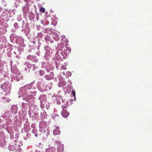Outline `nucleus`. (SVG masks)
<instances>
[{
	"label": "nucleus",
	"instance_id": "nucleus-1",
	"mask_svg": "<svg viewBox=\"0 0 152 152\" xmlns=\"http://www.w3.org/2000/svg\"><path fill=\"white\" fill-rule=\"evenodd\" d=\"M36 88L33 87L31 84L24 86L20 88L18 92V94L20 95V96L22 97V99L25 101L26 102H23L22 104V107L23 108L24 111L26 110L28 108V105H33L34 106L35 101L33 98L32 94L35 96L37 93L35 91Z\"/></svg>",
	"mask_w": 152,
	"mask_h": 152
},
{
	"label": "nucleus",
	"instance_id": "nucleus-2",
	"mask_svg": "<svg viewBox=\"0 0 152 152\" xmlns=\"http://www.w3.org/2000/svg\"><path fill=\"white\" fill-rule=\"evenodd\" d=\"M11 39L12 40V42H15L18 44L19 47H25L26 45L24 44V39L21 36H18L13 34H11L10 36Z\"/></svg>",
	"mask_w": 152,
	"mask_h": 152
},
{
	"label": "nucleus",
	"instance_id": "nucleus-3",
	"mask_svg": "<svg viewBox=\"0 0 152 152\" xmlns=\"http://www.w3.org/2000/svg\"><path fill=\"white\" fill-rule=\"evenodd\" d=\"M38 109L37 108H34L33 110L30 109L28 111V114L30 117L32 118L33 120H39V117L38 115Z\"/></svg>",
	"mask_w": 152,
	"mask_h": 152
},
{
	"label": "nucleus",
	"instance_id": "nucleus-4",
	"mask_svg": "<svg viewBox=\"0 0 152 152\" xmlns=\"http://www.w3.org/2000/svg\"><path fill=\"white\" fill-rule=\"evenodd\" d=\"M13 144V143L9 144L8 148L10 151H13L14 150L15 152H21L22 151V149L20 148V146L22 145L21 144H20L21 145H20L17 142L14 144L15 145Z\"/></svg>",
	"mask_w": 152,
	"mask_h": 152
},
{
	"label": "nucleus",
	"instance_id": "nucleus-5",
	"mask_svg": "<svg viewBox=\"0 0 152 152\" xmlns=\"http://www.w3.org/2000/svg\"><path fill=\"white\" fill-rule=\"evenodd\" d=\"M31 44L29 45V47H31V49L34 48L35 49L37 48L38 50L39 48L40 44L39 43V41H37L34 39H31L30 41Z\"/></svg>",
	"mask_w": 152,
	"mask_h": 152
},
{
	"label": "nucleus",
	"instance_id": "nucleus-6",
	"mask_svg": "<svg viewBox=\"0 0 152 152\" xmlns=\"http://www.w3.org/2000/svg\"><path fill=\"white\" fill-rule=\"evenodd\" d=\"M47 97L45 94H41L39 97V100L40 101V107L41 108L45 107V104L47 101Z\"/></svg>",
	"mask_w": 152,
	"mask_h": 152
},
{
	"label": "nucleus",
	"instance_id": "nucleus-7",
	"mask_svg": "<svg viewBox=\"0 0 152 152\" xmlns=\"http://www.w3.org/2000/svg\"><path fill=\"white\" fill-rule=\"evenodd\" d=\"M11 85L10 83L7 82L2 84L1 86V88L2 89H5L7 92L9 93L11 89Z\"/></svg>",
	"mask_w": 152,
	"mask_h": 152
},
{
	"label": "nucleus",
	"instance_id": "nucleus-8",
	"mask_svg": "<svg viewBox=\"0 0 152 152\" xmlns=\"http://www.w3.org/2000/svg\"><path fill=\"white\" fill-rule=\"evenodd\" d=\"M36 86L38 90L42 93H44L45 91V85L44 83L40 81H38L36 84Z\"/></svg>",
	"mask_w": 152,
	"mask_h": 152
},
{
	"label": "nucleus",
	"instance_id": "nucleus-9",
	"mask_svg": "<svg viewBox=\"0 0 152 152\" xmlns=\"http://www.w3.org/2000/svg\"><path fill=\"white\" fill-rule=\"evenodd\" d=\"M56 55L55 59L57 61H62L63 59H65L63 58L61 52V50L58 49V47H57L56 49Z\"/></svg>",
	"mask_w": 152,
	"mask_h": 152
},
{
	"label": "nucleus",
	"instance_id": "nucleus-10",
	"mask_svg": "<svg viewBox=\"0 0 152 152\" xmlns=\"http://www.w3.org/2000/svg\"><path fill=\"white\" fill-rule=\"evenodd\" d=\"M4 136L2 134V137H0V148H6V141L4 138Z\"/></svg>",
	"mask_w": 152,
	"mask_h": 152
},
{
	"label": "nucleus",
	"instance_id": "nucleus-11",
	"mask_svg": "<svg viewBox=\"0 0 152 152\" xmlns=\"http://www.w3.org/2000/svg\"><path fill=\"white\" fill-rule=\"evenodd\" d=\"M23 11L24 17L26 18L29 11V8L27 4L23 7Z\"/></svg>",
	"mask_w": 152,
	"mask_h": 152
},
{
	"label": "nucleus",
	"instance_id": "nucleus-12",
	"mask_svg": "<svg viewBox=\"0 0 152 152\" xmlns=\"http://www.w3.org/2000/svg\"><path fill=\"white\" fill-rule=\"evenodd\" d=\"M12 72L15 75V80L17 81H19L20 80V78L21 77V76H20V72L18 70V69L15 70H12Z\"/></svg>",
	"mask_w": 152,
	"mask_h": 152
},
{
	"label": "nucleus",
	"instance_id": "nucleus-13",
	"mask_svg": "<svg viewBox=\"0 0 152 152\" xmlns=\"http://www.w3.org/2000/svg\"><path fill=\"white\" fill-rule=\"evenodd\" d=\"M28 60L32 61L35 63H37L38 61V59L37 58V57L35 56L29 55L27 57Z\"/></svg>",
	"mask_w": 152,
	"mask_h": 152
},
{
	"label": "nucleus",
	"instance_id": "nucleus-14",
	"mask_svg": "<svg viewBox=\"0 0 152 152\" xmlns=\"http://www.w3.org/2000/svg\"><path fill=\"white\" fill-rule=\"evenodd\" d=\"M7 16H2L0 17V25L1 26L4 25L5 23L7 22V20L8 18H7Z\"/></svg>",
	"mask_w": 152,
	"mask_h": 152
},
{
	"label": "nucleus",
	"instance_id": "nucleus-15",
	"mask_svg": "<svg viewBox=\"0 0 152 152\" xmlns=\"http://www.w3.org/2000/svg\"><path fill=\"white\" fill-rule=\"evenodd\" d=\"M19 134H10V138L11 140L16 142L17 140L19 137Z\"/></svg>",
	"mask_w": 152,
	"mask_h": 152
},
{
	"label": "nucleus",
	"instance_id": "nucleus-16",
	"mask_svg": "<svg viewBox=\"0 0 152 152\" xmlns=\"http://www.w3.org/2000/svg\"><path fill=\"white\" fill-rule=\"evenodd\" d=\"M45 49L46 50V55L48 56L49 57H51L52 53V50L50 49V47L48 46L45 47Z\"/></svg>",
	"mask_w": 152,
	"mask_h": 152
},
{
	"label": "nucleus",
	"instance_id": "nucleus-17",
	"mask_svg": "<svg viewBox=\"0 0 152 152\" xmlns=\"http://www.w3.org/2000/svg\"><path fill=\"white\" fill-rule=\"evenodd\" d=\"M44 67L45 70L47 72H50L53 69V67L50 64H47L45 65Z\"/></svg>",
	"mask_w": 152,
	"mask_h": 152
},
{
	"label": "nucleus",
	"instance_id": "nucleus-18",
	"mask_svg": "<svg viewBox=\"0 0 152 152\" xmlns=\"http://www.w3.org/2000/svg\"><path fill=\"white\" fill-rule=\"evenodd\" d=\"M18 110V107L16 105H13L10 108V113L12 114L17 113Z\"/></svg>",
	"mask_w": 152,
	"mask_h": 152
},
{
	"label": "nucleus",
	"instance_id": "nucleus-19",
	"mask_svg": "<svg viewBox=\"0 0 152 152\" xmlns=\"http://www.w3.org/2000/svg\"><path fill=\"white\" fill-rule=\"evenodd\" d=\"M12 47V45L10 44H5L3 45V48H7V51L12 50H13Z\"/></svg>",
	"mask_w": 152,
	"mask_h": 152
},
{
	"label": "nucleus",
	"instance_id": "nucleus-20",
	"mask_svg": "<svg viewBox=\"0 0 152 152\" xmlns=\"http://www.w3.org/2000/svg\"><path fill=\"white\" fill-rule=\"evenodd\" d=\"M61 114L63 117L66 118L69 115V112L67 111L65 109L62 110L61 112Z\"/></svg>",
	"mask_w": 152,
	"mask_h": 152
},
{
	"label": "nucleus",
	"instance_id": "nucleus-21",
	"mask_svg": "<svg viewBox=\"0 0 152 152\" xmlns=\"http://www.w3.org/2000/svg\"><path fill=\"white\" fill-rule=\"evenodd\" d=\"M58 151L59 152H62L64 151L63 144H60L57 145Z\"/></svg>",
	"mask_w": 152,
	"mask_h": 152
},
{
	"label": "nucleus",
	"instance_id": "nucleus-22",
	"mask_svg": "<svg viewBox=\"0 0 152 152\" xmlns=\"http://www.w3.org/2000/svg\"><path fill=\"white\" fill-rule=\"evenodd\" d=\"M28 17L29 18V19L31 21H33L34 22V19L35 15L34 14L31 12H29V13Z\"/></svg>",
	"mask_w": 152,
	"mask_h": 152
},
{
	"label": "nucleus",
	"instance_id": "nucleus-23",
	"mask_svg": "<svg viewBox=\"0 0 152 152\" xmlns=\"http://www.w3.org/2000/svg\"><path fill=\"white\" fill-rule=\"evenodd\" d=\"M47 117V114L45 110L42 111L41 113L40 118L41 119H45Z\"/></svg>",
	"mask_w": 152,
	"mask_h": 152
},
{
	"label": "nucleus",
	"instance_id": "nucleus-24",
	"mask_svg": "<svg viewBox=\"0 0 152 152\" xmlns=\"http://www.w3.org/2000/svg\"><path fill=\"white\" fill-rule=\"evenodd\" d=\"M7 23H4V25H3V26H4L3 27V28H2V26L1 27V28L3 30V32L4 33H6L7 31V30L6 29L9 26Z\"/></svg>",
	"mask_w": 152,
	"mask_h": 152
},
{
	"label": "nucleus",
	"instance_id": "nucleus-25",
	"mask_svg": "<svg viewBox=\"0 0 152 152\" xmlns=\"http://www.w3.org/2000/svg\"><path fill=\"white\" fill-rule=\"evenodd\" d=\"M66 84V83L64 80L60 81L58 84V86L59 87H61L64 86Z\"/></svg>",
	"mask_w": 152,
	"mask_h": 152
},
{
	"label": "nucleus",
	"instance_id": "nucleus-26",
	"mask_svg": "<svg viewBox=\"0 0 152 152\" xmlns=\"http://www.w3.org/2000/svg\"><path fill=\"white\" fill-rule=\"evenodd\" d=\"M56 149L53 147L48 148L45 150V152H56Z\"/></svg>",
	"mask_w": 152,
	"mask_h": 152
},
{
	"label": "nucleus",
	"instance_id": "nucleus-27",
	"mask_svg": "<svg viewBox=\"0 0 152 152\" xmlns=\"http://www.w3.org/2000/svg\"><path fill=\"white\" fill-rule=\"evenodd\" d=\"M12 50L8 51L7 53V55L8 57H11L12 56V52L15 54H16V52L15 51L13 50Z\"/></svg>",
	"mask_w": 152,
	"mask_h": 152
},
{
	"label": "nucleus",
	"instance_id": "nucleus-28",
	"mask_svg": "<svg viewBox=\"0 0 152 152\" xmlns=\"http://www.w3.org/2000/svg\"><path fill=\"white\" fill-rule=\"evenodd\" d=\"M2 11L1 12V13H0V14H1V16H7L6 15L7 13V9H2Z\"/></svg>",
	"mask_w": 152,
	"mask_h": 152
},
{
	"label": "nucleus",
	"instance_id": "nucleus-29",
	"mask_svg": "<svg viewBox=\"0 0 152 152\" xmlns=\"http://www.w3.org/2000/svg\"><path fill=\"white\" fill-rule=\"evenodd\" d=\"M30 130L29 126L24 127L23 129H22V132H27Z\"/></svg>",
	"mask_w": 152,
	"mask_h": 152
},
{
	"label": "nucleus",
	"instance_id": "nucleus-30",
	"mask_svg": "<svg viewBox=\"0 0 152 152\" xmlns=\"http://www.w3.org/2000/svg\"><path fill=\"white\" fill-rule=\"evenodd\" d=\"M66 50H64L62 51L61 50V55H62V56L63 57V58H65L66 56L67 55V53L66 52Z\"/></svg>",
	"mask_w": 152,
	"mask_h": 152
},
{
	"label": "nucleus",
	"instance_id": "nucleus-31",
	"mask_svg": "<svg viewBox=\"0 0 152 152\" xmlns=\"http://www.w3.org/2000/svg\"><path fill=\"white\" fill-rule=\"evenodd\" d=\"M23 47H19L18 48V47H13V50H16L18 51L19 52L18 54H20L21 53L20 52V51H21L23 50Z\"/></svg>",
	"mask_w": 152,
	"mask_h": 152
},
{
	"label": "nucleus",
	"instance_id": "nucleus-32",
	"mask_svg": "<svg viewBox=\"0 0 152 152\" xmlns=\"http://www.w3.org/2000/svg\"><path fill=\"white\" fill-rule=\"evenodd\" d=\"M46 123L43 121H42L39 123V126L41 127H44L46 126Z\"/></svg>",
	"mask_w": 152,
	"mask_h": 152
},
{
	"label": "nucleus",
	"instance_id": "nucleus-33",
	"mask_svg": "<svg viewBox=\"0 0 152 152\" xmlns=\"http://www.w3.org/2000/svg\"><path fill=\"white\" fill-rule=\"evenodd\" d=\"M24 65L28 68H31L33 66L32 64H30L29 62L27 61L24 63Z\"/></svg>",
	"mask_w": 152,
	"mask_h": 152
},
{
	"label": "nucleus",
	"instance_id": "nucleus-34",
	"mask_svg": "<svg viewBox=\"0 0 152 152\" xmlns=\"http://www.w3.org/2000/svg\"><path fill=\"white\" fill-rule=\"evenodd\" d=\"M23 31L26 33V35H27L30 32V29L29 28H25V31Z\"/></svg>",
	"mask_w": 152,
	"mask_h": 152
},
{
	"label": "nucleus",
	"instance_id": "nucleus-35",
	"mask_svg": "<svg viewBox=\"0 0 152 152\" xmlns=\"http://www.w3.org/2000/svg\"><path fill=\"white\" fill-rule=\"evenodd\" d=\"M45 77L46 79L48 80L53 79V77L52 76H50V75H47L45 76Z\"/></svg>",
	"mask_w": 152,
	"mask_h": 152
},
{
	"label": "nucleus",
	"instance_id": "nucleus-36",
	"mask_svg": "<svg viewBox=\"0 0 152 152\" xmlns=\"http://www.w3.org/2000/svg\"><path fill=\"white\" fill-rule=\"evenodd\" d=\"M59 127H56L55 129L53 131V133H60V131L59 130Z\"/></svg>",
	"mask_w": 152,
	"mask_h": 152
},
{
	"label": "nucleus",
	"instance_id": "nucleus-37",
	"mask_svg": "<svg viewBox=\"0 0 152 152\" xmlns=\"http://www.w3.org/2000/svg\"><path fill=\"white\" fill-rule=\"evenodd\" d=\"M24 20H22V25H21V31L22 32H23L24 31H25V28L24 27Z\"/></svg>",
	"mask_w": 152,
	"mask_h": 152
},
{
	"label": "nucleus",
	"instance_id": "nucleus-38",
	"mask_svg": "<svg viewBox=\"0 0 152 152\" xmlns=\"http://www.w3.org/2000/svg\"><path fill=\"white\" fill-rule=\"evenodd\" d=\"M25 135L23 136L24 140H26L30 136V134H25Z\"/></svg>",
	"mask_w": 152,
	"mask_h": 152
},
{
	"label": "nucleus",
	"instance_id": "nucleus-39",
	"mask_svg": "<svg viewBox=\"0 0 152 152\" xmlns=\"http://www.w3.org/2000/svg\"><path fill=\"white\" fill-rule=\"evenodd\" d=\"M33 65L32 67V70L33 71H36L38 68V67L37 66H36L34 64H32Z\"/></svg>",
	"mask_w": 152,
	"mask_h": 152
},
{
	"label": "nucleus",
	"instance_id": "nucleus-40",
	"mask_svg": "<svg viewBox=\"0 0 152 152\" xmlns=\"http://www.w3.org/2000/svg\"><path fill=\"white\" fill-rule=\"evenodd\" d=\"M52 87L49 86L48 85H45V91H47L48 90H50L51 89Z\"/></svg>",
	"mask_w": 152,
	"mask_h": 152
},
{
	"label": "nucleus",
	"instance_id": "nucleus-41",
	"mask_svg": "<svg viewBox=\"0 0 152 152\" xmlns=\"http://www.w3.org/2000/svg\"><path fill=\"white\" fill-rule=\"evenodd\" d=\"M53 38L56 41H57L59 40V37L57 34H55L54 35Z\"/></svg>",
	"mask_w": 152,
	"mask_h": 152
},
{
	"label": "nucleus",
	"instance_id": "nucleus-42",
	"mask_svg": "<svg viewBox=\"0 0 152 152\" xmlns=\"http://www.w3.org/2000/svg\"><path fill=\"white\" fill-rule=\"evenodd\" d=\"M30 124L29 122L28 121V119H26V122L24 124V127H27V126H29L30 127Z\"/></svg>",
	"mask_w": 152,
	"mask_h": 152
},
{
	"label": "nucleus",
	"instance_id": "nucleus-43",
	"mask_svg": "<svg viewBox=\"0 0 152 152\" xmlns=\"http://www.w3.org/2000/svg\"><path fill=\"white\" fill-rule=\"evenodd\" d=\"M8 113L9 112L8 111L6 112L1 117L2 118H6L8 116Z\"/></svg>",
	"mask_w": 152,
	"mask_h": 152
},
{
	"label": "nucleus",
	"instance_id": "nucleus-44",
	"mask_svg": "<svg viewBox=\"0 0 152 152\" xmlns=\"http://www.w3.org/2000/svg\"><path fill=\"white\" fill-rule=\"evenodd\" d=\"M17 20L18 21H20L22 20V15H18L17 17Z\"/></svg>",
	"mask_w": 152,
	"mask_h": 152
},
{
	"label": "nucleus",
	"instance_id": "nucleus-45",
	"mask_svg": "<svg viewBox=\"0 0 152 152\" xmlns=\"http://www.w3.org/2000/svg\"><path fill=\"white\" fill-rule=\"evenodd\" d=\"M37 37L38 38L42 39L43 37V34L41 32L38 33Z\"/></svg>",
	"mask_w": 152,
	"mask_h": 152
},
{
	"label": "nucleus",
	"instance_id": "nucleus-46",
	"mask_svg": "<svg viewBox=\"0 0 152 152\" xmlns=\"http://www.w3.org/2000/svg\"><path fill=\"white\" fill-rule=\"evenodd\" d=\"M39 75L41 76H43L45 74V72L44 70H40L39 71Z\"/></svg>",
	"mask_w": 152,
	"mask_h": 152
},
{
	"label": "nucleus",
	"instance_id": "nucleus-47",
	"mask_svg": "<svg viewBox=\"0 0 152 152\" xmlns=\"http://www.w3.org/2000/svg\"><path fill=\"white\" fill-rule=\"evenodd\" d=\"M72 95H73V96L74 97V100H76V97H75V91H72Z\"/></svg>",
	"mask_w": 152,
	"mask_h": 152
},
{
	"label": "nucleus",
	"instance_id": "nucleus-48",
	"mask_svg": "<svg viewBox=\"0 0 152 152\" xmlns=\"http://www.w3.org/2000/svg\"><path fill=\"white\" fill-rule=\"evenodd\" d=\"M14 26L15 29H18L19 27L18 23H15L14 24Z\"/></svg>",
	"mask_w": 152,
	"mask_h": 152
},
{
	"label": "nucleus",
	"instance_id": "nucleus-49",
	"mask_svg": "<svg viewBox=\"0 0 152 152\" xmlns=\"http://www.w3.org/2000/svg\"><path fill=\"white\" fill-rule=\"evenodd\" d=\"M31 68H28V67H25V69L26 72L28 73L30 71V69Z\"/></svg>",
	"mask_w": 152,
	"mask_h": 152
},
{
	"label": "nucleus",
	"instance_id": "nucleus-50",
	"mask_svg": "<svg viewBox=\"0 0 152 152\" xmlns=\"http://www.w3.org/2000/svg\"><path fill=\"white\" fill-rule=\"evenodd\" d=\"M39 11L42 13H44L45 11V9L44 7H41L40 8Z\"/></svg>",
	"mask_w": 152,
	"mask_h": 152
},
{
	"label": "nucleus",
	"instance_id": "nucleus-51",
	"mask_svg": "<svg viewBox=\"0 0 152 152\" xmlns=\"http://www.w3.org/2000/svg\"><path fill=\"white\" fill-rule=\"evenodd\" d=\"M55 65L56 66V67L57 69H58V66H59V63L58 62H57L56 61L55 62Z\"/></svg>",
	"mask_w": 152,
	"mask_h": 152
},
{
	"label": "nucleus",
	"instance_id": "nucleus-52",
	"mask_svg": "<svg viewBox=\"0 0 152 152\" xmlns=\"http://www.w3.org/2000/svg\"><path fill=\"white\" fill-rule=\"evenodd\" d=\"M3 70V66L2 65L0 66V73H2Z\"/></svg>",
	"mask_w": 152,
	"mask_h": 152
},
{
	"label": "nucleus",
	"instance_id": "nucleus-53",
	"mask_svg": "<svg viewBox=\"0 0 152 152\" xmlns=\"http://www.w3.org/2000/svg\"><path fill=\"white\" fill-rule=\"evenodd\" d=\"M45 40L46 42H47V41H48L49 40V39H50V37L48 35H47L45 37Z\"/></svg>",
	"mask_w": 152,
	"mask_h": 152
},
{
	"label": "nucleus",
	"instance_id": "nucleus-54",
	"mask_svg": "<svg viewBox=\"0 0 152 152\" xmlns=\"http://www.w3.org/2000/svg\"><path fill=\"white\" fill-rule=\"evenodd\" d=\"M57 98L58 100L60 101L61 102L62 101V98L61 96H58V97H57Z\"/></svg>",
	"mask_w": 152,
	"mask_h": 152
},
{
	"label": "nucleus",
	"instance_id": "nucleus-55",
	"mask_svg": "<svg viewBox=\"0 0 152 152\" xmlns=\"http://www.w3.org/2000/svg\"><path fill=\"white\" fill-rule=\"evenodd\" d=\"M50 72V76H52L53 77V79L54 78V74H53V73L51 72Z\"/></svg>",
	"mask_w": 152,
	"mask_h": 152
},
{
	"label": "nucleus",
	"instance_id": "nucleus-56",
	"mask_svg": "<svg viewBox=\"0 0 152 152\" xmlns=\"http://www.w3.org/2000/svg\"><path fill=\"white\" fill-rule=\"evenodd\" d=\"M18 69L16 68V66H14L13 68H11L12 72V70H15Z\"/></svg>",
	"mask_w": 152,
	"mask_h": 152
},
{
	"label": "nucleus",
	"instance_id": "nucleus-57",
	"mask_svg": "<svg viewBox=\"0 0 152 152\" xmlns=\"http://www.w3.org/2000/svg\"><path fill=\"white\" fill-rule=\"evenodd\" d=\"M71 75H72V73L71 72H67V75L68 76H70Z\"/></svg>",
	"mask_w": 152,
	"mask_h": 152
},
{
	"label": "nucleus",
	"instance_id": "nucleus-58",
	"mask_svg": "<svg viewBox=\"0 0 152 152\" xmlns=\"http://www.w3.org/2000/svg\"><path fill=\"white\" fill-rule=\"evenodd\" d=\"M37 147L39 148H41L42 147V145L40 143H39L38 145H37Z\"/></svg>",
	"mask_w": 152,
	"mask_h": 152
},
{
	"label": "nucleus",
	"instance_id": "nucleus-59",
	"mask_svg": "<svg viewBox=\"0 0 152 152\" xmlns=\"http://www.w3.org/2000/svg\"><path fill=\"white\" fill-rule=\"evenodd\" d=\"M48 29L47 28H45L44 29V30L42 31V32L45 33L48 32Z\"/></svg>",
	"mask_w": 152,
	"mask_h": 152
},
{
	"label": "nucleus",
	"instance_id": "nucleus-60",
	"mask_svg": "<svg viewBox=\"0 0 152 152\" xmlns=\"http://www.w3.org/2000/svg\"><path fill=\"white\" fill-rule=\"evenodd\" d=\"M37 129H36L35 128L33 129L32 130V132L33 133H36V132H37Z\"/></svg>",
	"mask_w": 152,
	"mask_h": 152
},
{
	"label": "nucleus",
	"instance_id": "nucleus-61",
	"mask_svg": "<svg viewBox=\"0 0 152 152\" xmlns=\"http://www.w3.org/2000/svg\"><path fill=\"white\" fill-rule=\"evenodd\" d=\"M36 54L38 56H40V52L39 50H38L36 52Z\"/></svg>",
	"mask_w": 152,
	"mask_h": 152
},
{
	"label": "nucleus",
	"instance_id": "nucleus-62",
	"mask_svg": "<svg viewBox=\"0 0 152 152\" xmlns=\"http://www.w3.org/2000/svg\"><path fill=\"white\" fill-rule=\"evenodd\" d=\"M57 104H61V102L60 101L58 100L57 98Z\"/></svg>",
	"mask_w": 152,
	"mask_h": 152
},
{
	"label": "nucleus",
	"instance_id": "nucleus-63",
	"mask_svg": "<svg viewBox=\"0 0 152 152\" xmlns=\"http://www.w3.org/2000/svg\"><path fill=\"white\" fill-rule=\"evenodd\" d=\"M61 68L63 69L64 70H65L66 69V66L64 65L61 66Z\"/></svg>",
	"mask_w": 152,
	"mask_h": 152
},
{
	"label": "nucleus",
	"instance_id": "nucleus-64",
	"mask_svg": "<svg viewBox=\"0 0 152 152\" xmlns=\"http://www.w3.org/2000/svg\"><path fill=\"white\" fill-rule=\"evenodd\" d=\"M31 126L32 128L35 129V124H33L32 125H31Z\"/></svg>",
	"mask_w": 152,
	"mask_h": 152
}]
</instances>
